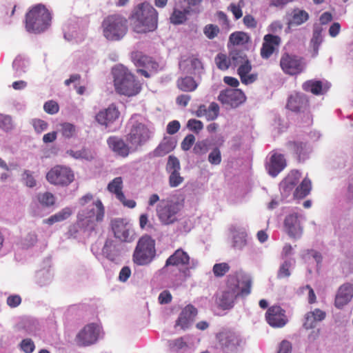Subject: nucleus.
I'll return each instance as SVG.
<instances>
[{"instance_id":"obj_30","label":"nucleus","mask_w":353,"mask_h":353,"mask_svg":"<svg viewBox=\"0 0 353 353\" xmlns=\"http://www.w3.org/2000/svg\"><path fill=\"white\" fill-rule=\"evenodd\" d=\"M176 146V142L172 138H164L158 147L153 151L154 157H163L172 152Z\"/></svg>"},{"instance_id":"obj_61","label":"nucleus","mask_w":353,"mask_h":353,"mask_svg":"<svg viewBox=\"0 0 353 353\" xmlns=\"http://www.w3.org/2000/svg\"><path fill=\"white\" fill-rule=\"evenodd\" d=\"M158 299L161 304H168L172 301V296L168 290H164L160 293Z\"/></svg>"},{"instance_id":"obj_56","label":"nucleus","mask_w":353,"mask_h":353,"mask_svg":"<svg viewBox=\"0 0 353 353\" xmlns=\"http://www.w3.org/2000/svg\"><path fill=\"white\" fill-rule=\"evenodd\" d=\"M20 347L25 353H32L35 349L34 343L30 339L22 340L20 343Z\"/></svg>"},{"instance_id":"obj_34","label":"nucleus","mask_w":353,"mask_h":353,"mask_svg":"<svg viewBox=\"0 0 353 353\" xmlns=\"http://www.w3.org/2000/svg\"><path fill=\"white\" fill-rule=\"evenodd\" d=\"M312 190V182L310 179L305 177L302 182L295 188L294 198L303 199L307 196Z\"/></svg>"},{"instance_id":"obj_11","label":"nucleus","mask_w":353,"mask_h":353,"mask_svg":"<svg viewBox=\"0 0 353 353\" xmlns=\"http://www.w3.org/2000/svg\"><path fill=\"white\" fill-rule=\"evenodd\" d=\"M151 137V132L148 126L142 123L136 122L127 135V141L132 148L137 150L139 147L145 144Z\"/></svg>"},{"instance_id":"obj_12","label":"nucleus","mask_w":353,"mask_h":353,"mask_svg":"<svg viewBox=\"0 0 353 353\" xmlns=\"http://www.w3.org/2000/svg\"><path fill=\"white\" fill-rule=\"evenodd\" d=\"M280 66L284 73L293 76L302 72L305 63L303 58L301 57L284 53L280 59Z\"/></svg>"},{"instance_id":"obj_49","label":"nucleus","mask_w":353,"mask_h":353,"mask_svg":"<svg viewBox=\"0 0 353 353\" xmlns=\"http://www.w3.org/2000/svg\"><path fill=\"white\" fill-rule=\"evenodd\" d=\"M0 128L6 132L13 128L12 121L10 116L0 114Z\"/></svg>"},{"instance_id":"obj_62","label":"nucleus","mask_w":353,"mask_h":353,"mask_svg":"<svg viewBox=\"0 0 353 353\" xmlns=\"http://www.w3.org/2000/svg\"><path fill=\"white\" fill-rule=\"evenodd\" d=\"M6 302L10 307H16L21 303V298L19 295H11L7 298Z\"/></svg>"},{"instance_id":"obj_40","label":"nucleus","mask_w":353,"mask_h":353,"mask_svg":"<svg viewBox=\"0 0 353 353\" xmlns=\"http://www.w3.org/2000/svg\"><path fill=\"white\" fill-rule=\"evenodd\" d=\"M321 33V28H315L313 31L312 38L311 39V45L314 51L313 56L318 54L319 47L323 41Z\"/></svg>"},{"instance_id":"obj_48","label":"nucleus","mask_w":353,"mask_h":353,"mask_svg":"<svg viewBox=\"0 0 353 353\" xmlns=\"http://www.w3.org/2000/svg\"><path fill=\"white\" fill-rule=\"evenodd\" d=\"M219 32V28L214 24L206 25L203 28V33L209 39L215 38Z\"/></svg>"},{"instance_id":"obj_20","label":"nucleus","mask_w":353,"mask_h":353,"mask_svg":"<svg viewBox=\"0 0 353 353\" xmlns=\"http://www.w3.org/2000/svg\"><path fill=\"white\" fill-rule=\"evenodd\" d=\"M281 42V39L277 35L272 34H265L261 48V56L263 59H268L274 53Z\"/></svg>"},{"instance_id":"obj_23","label":"nucleus","mask_w":353,"mask_h":353,"mask_svg":"<svg viewBox=\"0 0 353 353\" xmlns=\"http://www.w3.org/2000/svg\"><path fill=\"white\" fill-rule=\"evenodd\" d=\"M190 257L183 249L179 248L165 261L163 269L168 266L186 267L190 264Z\"/></svg>"},{"instance_id":"obj_15","label":"nucleus","mask_w":353,"mask_h":353,"mask_svg":"<svg viewBox=\"0 0 353 353\" xmlns=\"http://www.w3.org/2000/svg\"><path fill=\"white\" fill-rule=\"evenodd\" d=\"M265 317L269 325L274 328H281L288 322L285 310L278 305L268 307Z\"/></svg>"},{"instance_id":"obj_63","label":"nucleus","mask_w":353,"mask_h":353,"mask_svg":"<svg viewBox=\"0 0 353 353\" xmlns=\"http://www.w3.org/2000/svg\"><path fill=\"white\" fill-rule=\"evenodd\" d=\"M244 25L249 28H255L257 26V22L254 17L250 14H246L243 17Z\"/></svg>"},{"instance_id":"obj_43","label":"nucleus","mask_w":353,"mask_h":353,"mask_svg":"<svg viewBox=\"0 0 353 353\" xmlns=\"http://www.w3.org/2000/svg\"><path fill=\"white\" fill-rule=\"evenodd\" d=\"M248 234L245 232H239L233 236L232 246L235 249L242 250L247 245Z\"/></svg>"},{"instance_id":"obj_39","label":"nucleus","mask_w":353,"mask_h":353,"mask_svg":"<svg viewBox=\"0 0 353 353\" xmlns=\"http://www.w3.org/2000/svg\"><path fill=\"white\" fill-rule=\"evenodd\" d=\"M116 252L117 248L114 242L110 239L106 240L102 249L103 254L109 260L114 261Z\"/></svg>"},{"instance_id":"obj_17","label":"nucleus","mask_w":353,"mask_h":353,"mask_svg":"<svg viewBox=\"0 0 353 353\" xmlns=\"http://www.w3.org/2000/svg\"><path fill=\"white\" fill-rule=\"evenodd\" d=\"M218 100L223 105L234 108L245 101V96L239 89H226L220 92Z\"/></svg>"},{"instance_id":"obj_25","label":"nucleus","mask_w":353,"mask_h":353,"mask_svg":"<svg viewBox=\"0 0 353 353\" xmlns=\"http://www.w3.org/2000/svg\"><path fill=\"white\" fill-rule=\"evenodd\" d=\"M109 148L118 156L127 157L130 153V147L120 137L112 136L107 140Z\"/></svg>"},{"instance_id":"obj_50","label":"nucleus","mask_w":353,"mask_h":353,"mask_svg":"<svg viewBox=\"0 0 353 353\" xmlns=\"http://www.w3.org/2000/svg\"><path fill=\"white\" fill-rule=\"evenodd\" d=\"M219 114V106L215 103L212 102L210 103L207 110V120L213 121L216 119Z\"/></svg>"},{"instance_id":"obj_18","label":"nucleus","mask_w":353,"mask_h":353,"mask_svg":"<svg viewBox=\"0 0 353 353\" xmlns=\"http://www.w3.org/2000/svg\"><path fill=\"white\" fill-rule=\"evenodd\" d=\"M123 179L118 176L112 180L107 186V190L114 194L116 198L125 207L134 208L137 203L132 199H127L123 192Z\"/></svg>"},{"instance_id":"obj_45","label":"nucleus","mask_w":353,"mask_h":353,"mask_svg":"<svg viewBox=\"0 0 353 353\" xmlns=\"http://www.w3.org/2000/svg\"><path fill=\"white\" fill-rule=\"evenodd\" d=\"M286 145L289 151L298 155L299 157L303 153L305 148V144L300 141H288Z\"/></svg>"},{"instance_id":"obj_42","label":"nucleus","mask_w":353,"mask_h":353,"mask_svg":"<svg viewBox=\"0 0 353 353\" xmlns=\"http://www.w3.org/2000/svg\"><path fill=\"white\" fill-rule=\"evenodd\" d=\"M39 203L44 207H50L55 203V197L53 194L49 192L39 193L37 195Z\"/></svg>"},{"instance_id":"obj_57","label":"nucleus","mask_w":353,"mask_h":353,"mask_svg":"<svg viewBox=\"0 0 353 353\" xmlns=\"http://www.w3.org/2000/svg\"><path fill=\"white\" fill-rule=\"evenodd\" d=\"M32 123L34 130L37 133H41L42 132L47 130L48 127V124L46 121L39 119H33Z\"/></svg>"},{"instance_id":"obj_29","label":"nucleus","mask_w":353,"mask_h":353,"mask_svg":"<svg viewBox=\"0 0 353 353\" xmlns=\"http://www.w3.org/2000/svg\"><path fill=\"white\" fill-rule=\"evenodd\" d=\"M325 316V312L318 308L309 312L305 315L303 327L307 330L314 328L316 326V323L323 321Z\"/></svg>"},{"instance_id":"obj_44","label":"nucleus","mask_w":353,"mask_h":353,"mask_svg":"<svg viewBox=\"0 0 353 353\" xmlns=\"http://www.w3.org/2000/svg\"><path fill=\"white\" fill-rule=\"evenodd\" d=\"M59 130L65 139H70L76 134V127L70 123H61Z\"/></svg>"},{"instance_id":"obj_53","label":"nucleus","mask_w":353,"mask_h":353,"mask_svg":"<svg viewBox=\"0 0 353 353\" xmlns=\"http://www.w3.org/2000/svg\"><path fill=\"white\" fill-rule=\"evenodd\" d=\"M208 161L212 165H219L221 162V151L218 148H215L209 154Z\"/></svg>"},{"instance_id":"obj_7","label":"nucleus","mask_w":353,"mask_h":353,"mask_svg":"<svg viewBox=\"0 0 353 353\" xmlns=\"http://www.w3.org/2000/svg\"><path fill=\"white\" fill-rule=\"evenodd\" d=\"M232 66L237 67V74L241 81L248 85L256 81V73H250L252 69L251 61L243 50L234 49L230 51Z\"/></svg>"},{"instance_id":"obj_19","label":"nucleus","mask_w":353,"mask_h":353,"mask_svg":"<svg viewBox=\"0 0 353 353\" xmlns=\"http://www.w3.org/2000/svg\"><path fill=\"white\" fill-rule=\"evenodd\" d=\"M301 218V215L298 213L290 214L285 218L284 228L291 238L299 239L303 234Z\"/></svg>"},{"instance_id":"obj_2","label":"nucleus","mask_w":353,"mask_h":353,"mask_svg":"<svg viewBox=\"0 0 353 353\" xmlns=\"http://www.w3.org/2000/svg\"><path fill=\"white\" fill-rule=\"evenodd\" d=\"M133 30L139 34L153 32L158 26V12L148 1L136 6L130 15Z\"/></svg>"},{"instance_id":"obj_21","label":"nucleus","mask_w":353,"mask_h":353,"mask_svg":"<svg viewBox=\"0 0 353 353\" xmlns=\"http://www.w3.org/2000/svg\"><path fill=\"white\" fill-rule=\"evenodd\" d=\"M310 103L307 97L300 93L292 94L287 103V108L296 112H306L309 110Z\"/></svg>"},{"instance_id":"obj_28","label":"nucleus","mask_w":353,"mask_h":353,"mask_svg":"<svg viewBox=\"0 0 353 353\" xmlns=\"http://www.w3.org/2000/svg\"><path fill=\"white\" fill-rule=\"evenodd\" d=\"M353 296V285L345 283L341 285L335 298V306L338 308L343 307L350 301Z\"/></svg>"},{"instance_id":"obj_27","label":"nucleus","mask_w":353,"mask_h":353,"mask_svg":"<svg viewBox=\"0 0 353 353\" xmlns=\"http://www.w3.org/2000/svg\"><path fill=\"white\" fill-rule=\"evenodd\" d=\"M286 166V161L281 154L274 153L267 165V170L270 175L276 176Z\"/></svg>"},{"instance_id":"obj_16","label":"nucleus","mask_w":353,"mask_h":353,"mask_svg":"<svg viewBox=\"0 0 353 353\" xmlns=\"http://www.w3.org/2000/svg\"><path fill=\"white\" fill-rule=\"evenodd\" d=\"M165 170L169 174L168 183L170 188H177L184 181V177L180 174L181 164L177 157H168Z\"/></svg>"},{"instance_id":"obj_38","label":"nucleus","mask_w":353,"mask_h":353,"mask_svg":"<svg viewBox=\"0 0 353 353\" xmlns=\"http://www.w3.org/2000/svg\"><path fill=\"white\" fill-rule=\"evenodd\" d=\"M214 61L221 70H227L232 65L230 54L227 56L225 54L219 53L215 57Z\"/></svg>"},{"instance_id":"obj_55","label":"nucleus","mask_w":353,"mask_h":353,"mask_svg":"<svg viewBox=\"0 0 353 353\" xmlns=\"http://www.w3.org/2000/svg\"><path fill=\"white\" fill-rule=\"evenodd\" d=\"M190 66L192 70V73L194 74H200L203 69V63L201 60L194 57L190 58Z\"/></svg>"},{"instance_id":"obj_64","label":"nucleus","mask_w":353,"mask_h":353,"mask_svg":"<svg viewBox=\"0 0 353 353\" xmlns=\"http://www.w3.org/2000/svg\"><path fill=\"white\" fill-rule=\"evenodd\" d=\"M23 179L27 186L33 188L36 185V181L28 170L24 172Z\"/></svg>"},{"instance_id":"obj_3","label":"nucleus","mask_w":353,"mask_h":353,"mask_svg":"<svg viewBox=\"0 0 353 353\" xmlns=\"http://www.w3.org/2000/svg\"><path fill=\"white\" fill-rule=\"evenodd\" d=\"M239 274L235 272L228 276L226 289L218 298L217 303L223 310H230L234 307V302L239 296H247L251 292L252 282L247 279L243 282V286L240 288Z\"/></svg>"},{"instance_id":"obj_35","label":"nucleus","mask_w":353,"mask_h":353,"mask_svg":"<svg viewBox=\"0 0 353 353\" xmlns=\"http://www.w3.org/2000/svg\"><path fill=\"white\" fill-rule=\"evenodd\" d=\"M66 153L75 159H84L90 161L94 158V152L90 149L83 148L80 150H69Z\"/></svg>"},{"instance_id":"obj_26","label":"nucleus","mask_w":353,"mask_h":353,"mask_svg":"<svg viewBox=\"0 0 353 353\" xmlns=\"http://www.w3.org/2000/svg\"><path fill=\"white\" fill-rule=\"evenodd\" d=\"M196 315L197 309L194 305L189 304L181 311L178 319L176 320V325L180 326L183 330H185L194 320Z\"/></svg>"},{"instance_id":"obj_51","label":"nucleus","mask_w":353,"mask_h":353,"mask_svg":"<svg viewBox=\"0 0 353 353\" xmlns=\"http://www.w3.org/2000/svg\"><path fill=\"white\" fill-rule=\"evenodd\" d=\"M290 266L291 263L290 261H284L279 268L277 273V278L281 279L289 277L290 276Z\"/></svg>"},{"instance_id":"obj_60","label":"nucleus","mask_w":353,"mask_h":353,"mask_svg":"<svg viewBox=\"0 0 353 353\" xmlns=\"http://www.w3.org/2000/svg\"><path fill=\"white\" fill-rule=\"evenodd\" d=\"M180 127L181 125L178 121L174 120L172 121H170V123H168L166 128L167 133L169 134H174L179 130Z\"/></svg>"},{"instance_id":"obj_14","label":"nucleus","mask_w":353,"mask_h":353,"mask_svg":"<svg viewBox=\"0 0 353 353\" xmlns=\"http://www.w3.org/2000/svg\"><path fill=\"white\" fill-rule=\"evenodd\" d=\"M115 238L122 242L130 243L135 239V232L132 225L124 219H115L111 222Z\"/></svg>"},{"instance_id":"obj_31","label":"nucleus","mask_w":353,"mask_h":353,"mask_svg":"<svg viewBox=\"0 0 353 353\" xmlns=\"http://www.w3.org/2000/svg\"><path fill=\"white\" fill-rule=\"evenodd\" d=\"M309 14L304 10L294 8L291 14V19L288 22L289 26H301L309 19Z\"/></svg>"},{"instance_id":"obj_58","label":"nucleus","mask_w":353,"mask_h":353,"mask_svg":"<svg viewBox=\"0 0 353 353\" xmlns=\"http://www.w3.org/2000/svg\"><path fill=\"white\" fill-rule=\"evenodd\" d=\"M193 150L196 154H204L208 150V143L205 141H199L195 144Z\"/></svg>"},{"instance_id":"obj_54","label":"nucleus","mask_w":353,"mask_h":353,"mask_svg":"<svg viewBox=\"0 0 353 353\" xmlns=\"http://www.w3.org/2000/svg\"><path fill=\"white\" fill-rule=\"evenodd\" d=\"M187 128L190 130L198 134L203 129V124L199 120L191 119L188 121Z\"/></svg>"},{"instance_id":"obj_6","label":"nucleus","mask_w":353,"mask_h":353,"mask_svg":"<svg viewBox=\"0 0 353 353\" xmlns=\"http://www.w3.org/2000/svg\"><path fill=\"white\" fill-rule=\"evenodd\" d=\"M128 19L121 14H110L102 21L103 34L108 41H119L125 36L128 31Z\"/></svg>"},{"instance_id":"obj_36","label":"nucleus","mask_w":353,"mask_h":353,"mask_svg":"<svg viewBox=\"0 0 353 353\" xmlns=\"http://www.w3.org/2000/svg\"><path fill=\"white\" fill-rule=\"evenodd\" d=\"M177 86L181 91L192 92L196 89L198 85L192 77H185L178 80Z\"/></svg>"},{"instance_id":"obj_32","label":"nucleus","mask_w":353,"mask_h":353,"mask_svg":"<svg viewBox=\"0 0 353 353\" xmlns=\"http://www.w3.org/2000/svg\"><path fill=\"white\" fill-rule=\"evenodd\" d=\"M72 214L70 208L66 207L63 208L57 213L50 216L49 218L44 219L43 223L48 225H53L55 223L61 222L68 219Z\"/></svg>"},{"instance_id":"obj_1","label":"nucleus","mask_w":353,"mask_h":353,"mask_svg":"<svg viewBox=\"0 0 353 353\" xmlns=\"http://www.w3.org/2000/svg\"><path fill=\"white\" fill-rule=\"evenodd\" d=\"M94 196L91 193H88L79 199V203L81 207H88L79 211L77 221L83 227L89 230H94L97 224L101 222L105 214L104 206L101 200H93Z\"/></svg>"},{"instance_id":"obj_22","label":"nucleus","mask_w":353,"mask_h":353,"mask_svg":"<svg viewBox=\"0 0 353 353\" xmlns=\"http://www.w3.org/2000/svg\"><path fill=\"white\" fill-rule=\"evenodd\" d=\"M120 116V112L114 104L110 105L107 108L97 114L96 121L101 125L108 126L112 123Z\"/></svg>"},{"instance_id":"obj_52","label":"nucleus","mask_w":353,"mask_h":353,"mask_svg":"<svg viewBox=\"0 0 353 353\" xmlns=\"http://www.w3.org/2000/svg\"><path fill=\"white\" fill-rule=\"evenodd\" d=\"M43 109L48 114H54L59 112V106L56 101L50 100L44 103Z\"/></svg>"},{"instance_id":"obj_47","label":"nucleus","mask_w":353,"mask_h":353,"mask_svg":"<svg viewBox=\"0 0 353 353\" xmlns=\"http://www.w3.org/2000/svg\"><path fill=\"white\" fill-rule=\"evenodd\" d=\"M151 57L143 54L142 52H137L132 54V59L136 66L144 68Z\"/></svg>"},{"instance_id":"obj_5","label":"nucleus","mask_w":353,"mask_h":353,"mask_svg":"<svg viewBox=\"0 0 353 353\" xmlns=\"http://www.w3.org/2000/svg\"><path fill=\"white\" fill-rule=\"evenodd\" d=\"M51 20V13L45 5H34L26 14V29L28 32L41 33L48 28Z\"/></svg>"},{"instance_id":"obj_33","label":"nucleus","mask_w":353,"mask_h":353,"mask_svg":"<svg viewBox=\"0 0 353 353\" xmlns=\"http://www.w3.org/2000/svg\"><path fill=\"white\" fill-rule=\"evenodd\" d=\"M302 88L305 92H310L314 95L323 94L326 91L322 81L319 80H308L303 83Z\"/></svg>"},{"instance_id":"obj_46","label":"nucleus","mask_w":353,"mask_h":353,"mask_svg":"<svg viewBox=\"0 0 353 353\" xmlns=\"http://www.w3.org/2000/svg\"><path fill=\"white\" fill-rule=\"evenodd\" d=\"M230 267L227 263H215L212 272L216 277H223L229 272Z\"/></svg>"},{"instance_id":"obj_8","label":"nucleus","mask_w":353,"mask_h":353,"mask_svg":"<svg viewBox=\"0 0 353 353\" xmlns=\"http://www.w3.org/2000/svg\"><path fill=\"white\" fill-rule=\"evenodd\" d=\"M155 245V240L150 235H143L139 239L133 252L134 263L139 265L150 263L156 256Z\"/></svg>"},{"instance_id":"obj_10","label":"nucleus","mask_w":353,"mask_h":353,"mask_svg":"<svg viewBox=\"0 0 353 353\" xmlns=\"http://www.w3.org/2000/svg\"><path fill=\"white\" fill-rule=\"evenodd\" d=\"M46 179L51 184L67 186L74 181V175L70 168L56 165L47 173Z\"/></svg>"},{"instance_id":"obj_41","label":"nucleus","mask_w":353,"mask_h":353,"mask_svg":"<svg viewBox=\"0 0 353 353\" xmlns=\"http://www.w3.org/2000/svg\"><path fill=\"white\" fill-rule=\"evenodd\" d=\"M229 40L233 45H243L249 42L250 37L245 32H235L230 34Z\"/></svg>"},{"instance_id":"obj_13","label":"nucleus","mask_w":353,"mask_h":353,"mask_svg":"<svg viewBox=\"0 0 353 353\" xmlns=\"http://www.w3.org/2000/svg\"><path fill=\"white\" fill-rule=\"evenodd\" d=\"M100 327L94 323L85 325L75 337L76 344L79 347H87L94 344L99 336Z\"/></svg>"},{"instance_id":"obj_4","label":"nucleus","mask_w":353,"mask_h":353,"mask_svg":"<svg viewBox=\"0 0 353 353\" xmlns=\"http://www.w3.org/2000/svg\"><path fill=\"white\" fill-rule=\"evenodd\" d=\"M114 85L116 92L128 97L138 94L141 90V84L135 77L123 66L113 69Z\"/></svg>"},{"instance_id":"obj_59","label":"nucleus","mask_w":353,"mask_h":353,"mask_svg":"<svg viewBox=\"0 0 353 353\" xmlns=\"http://www.w3.org/2000/svg\"><path fill=\"white\" fill-rule=\"evenodd\" d=\"M195 141V137L193 134H188L181 142V148L184 151L189 150Z\"/></svg>"},{"instance_id":"obj_9","label":"nucleus","mask_w":353,"mask_h":353,"mask_svg":"<svg viewBox=\"0 0 353 353\" xmlns=\"http://www.w3.org/2000/svg\"><path fill=\"white\" fill-rule=\"evenodd\" d=\"M183 204L178 201L163 200L157 206V215L163 225H169L178 221Z\"/></svg>"},{"instance_id":"obj_37","label":"nucleus","mask_w":353,"mask_h":353,"mask_svg":"<svg viewBox=\"0 0 353 353\" xmlns=\"http://www.w3.org/2000/svg\"><path fill=\"white\" fill-rule=\"evenodd\" d=\"M188 13L189 10L187 9L181 10L174 8L172 14L170 17V22L174 25L181 24L187 20V14Z\"/></svg>"},{"instance_id":"obj_24","label":"nucleus","mask_w":353,"mask_h":353,"mask_svg":"<svg viewBox=\"0 0 353 353\" xmlns=\"http://www.w3.org/2000/svg\"><path fill=\"white\" fill-rule=\"evenodd\" d=\"M301 177V173L298 170H292L281 181L280 188L282 193L288 196L294 191V188Z\"/></svg>"}]
</instances>
